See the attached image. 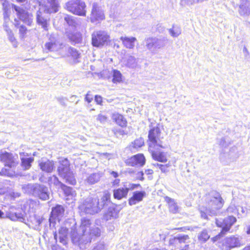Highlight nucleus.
<instances>
[{"instance_id":"nucleus-1","label":"nucleus","mask_w":250,"mask_h":250,"mask_svg":"<svg viewBox=\"0 0 250 250\" xmlns=\"http://www.w3.org/2000/svg\"><path fill=\"white\" fill-rule=\"evenodd\" d=\"M161 134V129L158 125L149 129L147 140L148 149L154 160L166 163L167 161V153L161 150L165 147L161 140L162 138Z\"/></svg>"},{"instance_id":"nucleus-2","label":"nucleus","mask_w":250,"mask_h":250,"mask_svg":"<svg viewBox=\"0 0 250 250\" xmlns=\"http://www.w3.org/2000/svg\"><path fill=\"white\" fill-rule=\"evenodd\" d=\"M0 162L4 165L0 176L12 177L18 172L19 162L17 155L7 151L0 152Z\"/></svg>"},{"instance_id":"nucleus-3","label":"nucleus","mask_w":250,"mask_h":250,"mask_svg":"<svg viewBox=\"0 0 250 250\" xmlns=\"http://www.w3.org/2000/svg\"><path fill=\"white\" fill-rule=\"evenodd\" d=\"M111 118L113 122L120 127V128L114 127L112 129L114 135L117 137L127 135V132L124 130V128H126L128 125L127 120L125 117L121 113H114L112 114Z\"/></svg>"},{"instance_id":"nucleus-4","label":"nucleus","mask_w":250,"mask_h":250,"mask_svg":"<svg viewBox=\"0 0 250 250\" xmlns=\"http://www.w3.org/2000/svg\"><path fill=\"white\" fill-rule=\"evenodd\" d=\"M66 9L72 14L85 16L86 13V4L82 0H70L66 3Z\"/></svg>"},{"instance_id":"nucleus-5","label":"nucleus","mask_w":250,"mask_h":250,"mask_svg":"<svg viewBox=\"0 0 250 250\" xmlns=\"http://www.w3.org/2000/svg\"><path fill=\"white\" fill-rule=\"evenodd\" d=\"M110 35L104 31H95L91 35V44L96 47H103L110 42Z\"/></svg>"},{"instance_id":"nucleus-6","label":"nucleus","mask_w":250,"mask_h":250,"mask_svg":"<svg viewBox=\"0 0 250 250\" xmlns=\"http://www.w3.org/2000/svg\"><path fill=\"white\" fill-rule=\"evenodd\" d=\"M224 201L219 193L214 195L211 196L206 202V208L205 211L207 213L220 209L224 206Z\"/></svg>"},{"instance_id":"nucleus-7","label":"nucleus","mask_w":250,"mask_h":250,"mask_svg":"<svg viewBox=\"0 0 250 250\" xmlns=\"http://www.w3.org/2000/svg\"><path fill=\"white\" fill-rule=\"evenodd\" d=\"M12 7L16 12L17 17L24 23L29 26L33 24V15L31 13H29L25 9L15 4H13Z\"/></svg>"},{"instance_id":"nucleus-8","label":"nucleus","mask_w":250,"mask_h":250,"mask_svg":"<svg viewBox=\"0 0 250 250\" xmlns=\"http://www.w3.org/2000/svg\"><path fill=\"white\" fill-rule=\"evenodd\" d=\"M146 162V159L143 153H138L127 157L124 163L126 166L130 167H142Z\"/></svg>"},{"instance_id":"nucleus-9","label":"nucleus","mask_w":250,"mask_h":250,"mask_svg":"<svg viewBox=\"0 0 250 250\" xmlns=\"http://www.w3.org/2000/svg\"><path fill=\"white\" fill-rule=\"evenodd\" d=\"M236 222V218L233 216H228L224 219L216 218L215 223L218 227L222 228V233H226L231 226Z\"/></svg>"},{"instance_id":"nucleus-10","label":"nucleus","mask_w":250,"mask_h":250,"mask_svg":"<svg viewBox=\"0 0 250 250\" xmlns=\"http://www.w3.org/2000/svg\"><path fill=\"white\" fill-rule=\"evenodd\" d=\"M47 3L43 5V10L45 13L52 14L58 12L60 9L58 0H46Z\"/></svg>"},{"instance_id":"nucleus-11","label":"nucleus","mask_w":250,"mask_h":250,"mask_svg":"<svg viewBox=\"0 0 250 250\" xmlns=\"http://www.w3.org/2000/svg\"><path fill=\"white\" fill-rule=\"evenodd\" d=\"M66 36L70 42L73 44L81 43L83 36L80 32L77 30H70L65 32Z\"/></svg>"},{"instance_id":"nucleus-12","label":"nucleus","mask_w":250,"mask_h":250,"mask_svg":"<svg viewBox=\"0 0 250 250\" xmlns=\"http://www.w3.org/2000/svg\"><path fill=\"white\" fill-rule=\"evenodd\" d=\"M104 12L99 9L97 4H93L90 15L91 21L94 22L100 21L104 20Z\"/></svg>"},{"instance_id":"nucleus-13","label":"nucleus","mask_w":250,"mask_h":250,"mask_svg":"<svg viewBox=\"0 0 250 250\" xmlns=\"http://www.w3.org/2000/svg\"><path fill=\"white\" fill-rule=\"evenodd\" d=\"M224 245L227 250L240 247L243 245L239 238L234 236L226 238Z\"/></svg>"},{"instance_id":"nucleus-14","label":"nucleus","mask_w":250,"mask_h":250,"mask_svg":"<svg viewBox=\"0 0 250 250\" xmlns=\"http://www.w3.org/2000/svg\"><path fill=\"white\" fill-rule=\"evenodd\" d=\"M146 196V193L144 191H137L134 192L132 195L128 200L129 205L133 206L141 202Z\"/></svg>"},{"instance_id":"nucleus-15","label":"nucleus","mask_w":250,"mask_h":250,"mask_svg":"<svg viewBox=\"0 0 250 250\" xmlns=\"http://www.w3.org/2000/svg\"><path fill=\"white\" fill-rule=\"evenodd\" d=\"M129 190V188L125 186L115 189L113 190V197L118 200L126 198L127 197Z\"/></svg>"},{"instance_id":"nucleus-16","label":"nucleus","mask_w":250,"mask_h":250,"mask_svg":"<svg viewBox=\"0 0 250 250\" xmlns=\"http://www.w3.org/2000/svg\"><path fill=\"white\" fill-rule=\"evenodd\" d=\"M64 208L61 205H56L52 208L50 215V219L56 220L60 217L63 216L64 213Z\"/></svg>"},{"instance_id":"nucleus-17","label":"nucleus","mask_w":250,"mask_h":250,"mask_svg":"<svg viewBox=\"0 0 250 250\" xmlns=\"http://www.w3.org/2000/svg\"><path fill=\"white\" fill-rule=\"evenodd\" d=\"M37 23L41 26V27L45 31L48 30L49 26V19H45L43 16L42 12L38 11L36 15Z\"/></svg>"},{"instance_id":"nucleus-18","label":"nucleus","mask_w":250,"mask_h":250,"mask_svg":"<svg viewBox=\"0 0 250 250\" xmlns=\"http://www.w3.org/2000/svg\"><path fill=\"white\" fill-rule=\"evenodd\" d=\"M123 45L126 48L132 49L134 48L135 42L137 41L135 37H121L120 38Z\"/></svg>"},{"instance_id":"nucleus-19","label":"nucleus","mask_w":250,"mask_h":250,"mask_svg":"<svg viewBox=\"0 0 250 250\" xmlns=\"http://www.w3.org/2000/svg\"><path fill=\"white\" fill-rule=\"evenodd\" d=\"M165 201L168 205L169 211L172 213H177L179 211V207L175 200L169 197H164Z\"/></svg>"},{"instance_id":"nucleus-20","label":"nucleus","mask_w":250,"mask_h":250,"mask_svg":"<svg viewBox=\"0 0 250 250\" xmlns=\"http://www.w3.org/2000/svg\"><path fill=\"white\" fill-rule=\"evenodd\" d=\"M67 56L73 62L76 63L79 62V59L81 57V54L76 48L70 47L68 49Z\"/></svg>"},{"instance_id":"nucleus-21","label":"nucleus","mask_w":250,"mask_h":250,"mask_svg":"<svg viewBox=\"0 0 250 250\" xmlns=\"http://www.w3.org/2000/svg\"><path fill=\"white\" fill-rule=\"evenodd\" d=\"M39 166L42 170L45 172H51L54 168V163L49 160L40 162Z\"/></svg>"},{"instance_id":"nucleus-22","label":"nucleus","mask_w":250,"mask_h":250,"mask_svg":"<svg viewBox=\"0 0 250 250\" xmlns=\"http://www.w3.org/2000/svg\"><path fill=\"white\" fill-rule=\"evenodd\" d=\"M58 174L60 176L70 171V165L67 160H62L57 169Z\"/></svg>"},{"instance_id":"nucleus-23","label":"nucleus","mask_w":250,"mask_h":250,"mask_svg":"<svg viewBox=\"0 0 250 250\" xmlns=\"http://www.w3.org/2000/svg\"><path fill=\"white\" fill-rule=\"evenodd\" d=\"M14 21V25L15 27L19 29L20 37L21 39H24L26 37L28 31L27 28L23 25H20V22L19 20L15 19Z\"/></svg>"},{"instance_id":"nucleus-24","label":"nucleus","mask_w":250,"mask_h":250,"mask_svg":"<svg viewBox=\"0 0 250 250\" xmlns=\"http://www.w3.org/2000/svg\"><path fill=\"white\" fill-rule=\"evenodd\" d=\"M61 177L65 180L66 183L71 185H75L76 184L74 175L71 170L61 176Z\"/></svg>"},{"instance_id":"nucleus-25","label":"nucleus","mask_w":250,"mask_h":250,"mask_svg":"<svg viewBox=\"0 0 250 250\" xmlns=\"http://www.w3.org/2000/svg\"><path fill=\"white\" fill-rule=\"evenodd\" d=\"M68 232V229L66 228L61 227L59 229V233L60 236V242L65 245L67 244L66 241L67 235Z\"/></svg>"},{"instance_id":"nucleus-26","label":"nucleus","mask_w":250,"mask_h":250,"mask_svg":"<svg viewBox=\"0 0 250 250\" xmlns=\"http://www.w3.org/2000/svg\"><path fill=\"white\" fill-rule=\"evenodd\" d=\"M33 157L21 158V166L23 167V170L29 169L31 167V164L34 161Z\"/></svg>"},{"instance_id":"nucleus-27","label":"nucleus","mask_w":250,"mask_h":250,"mask_svg":"<svg viewBox=\"0 0 250 250\" xmlns=\"http://www.w3.org/2000/svg\"><path fill=\"white\" fill-rule=\"evenodd\" d=\"M58 181V184L60 186L61 189L63 190V193L65 196H69L72 195L73 189L70 187H68L59 181L58 179L56 178Z\"/></svg>"},{"instance_id":"nucleus-28","label":"nucleus","mask_w":250,"mask_h":250,"mask_svg":"<svg viewBox=\"0 0 250 250\" xmlns=\"http://www.w3.org/2000/svg\"><path fill=\"white\" fill-rule=\"evenodd\" d=\"M112 82L119 83L123 82V76L120 71L114 69L112 70Z\"/></svg>"},{"instance_id":"nucleus-29","label":"nucleus","mask_w":250,"mask_h":250,"mask_svg":"<svg viewBox=\"0 0 250 250\" xmlns=\"http://www.w3.org/2000/svg\"><path fill=\"white\" fill-rule=\"evenodd\" d=\"M100 179V175L99 173H93L89 175L86 179L87 182L90 185H93L97 183Z\"/></svg>"},{"instance_id":"nucleus-30","label":"nucleus","mask_w":250,"mask_h":250,"mask_svg":"<svg viewBox=\"0 0 250 250\" xmlns=\"http://www.w3.org/2000/svg\"><path fill=\"white\" fill-rule=\"evenodd\" d=\"M91 224L90 220L86 218H83L81 220L80 228L83 230V234L84 235L86 233V229L90 226Z\"/></svg>"},{"instance_id":"nucleus-31","label":"nucleus","mask_w":250,"mask_h":250,"mask_svg":"<svg viewBox=\"0 0 250 250\" xmlns=\"http://www.w3.org/2000/svg\"><path fill=\"white\" fill-rule=\"evenodd\" d=\"M99 205V199L98 197L90 198L87 202V206L92 208L98 207Z\"/></svg>"},{"instance_id":"nucleus-32","label":"nucleus","mask_w":250,"mask_h":250,"mask_svg":"<svg viewBox=\"0 0 250 250\" xmlns=\"http://www.w3.org/2000/svg\"><path fill=\"white\" fill-rule=\"evenodd\" d=\"M175 161H174L172 163L171 162H169L167 164L165 165L163 164H157V166L158 167L159 169L162 171V172H166L168 171V168L173 165L174 167L175 165Z\"/></svg>"},{"instance_id":"nucleus-33","label":"nucleus","mask_w":250,"mask_h":250,"mask_svg":"<svg viewBox=\"0 0 250 250\" xmlns=\"http://www.w3.org/2000/svg\"><path fill=\"white\" fill-rule=\"evenodd\" d=\"M108 120V117L107 115L103 113H99L96 117V121L101 124H104L107 122Z\"/></svg>"},{"instance_id":"nucleus-34","label":"nucleus","mask_w":250,"mask_h":250,"mask_svg":"<svg viewBox=\"0 0 250 250\" xmlns=\"http://www.w3.org/2000/svg\"><path fill=\"white\" fill-rule=\"evenodd\" d=\"M144 145V142L141 138L136 139L132 143V146L133 148L138 149Z\"/></svg>"},{"instance_id":"nucleus-35","label":"nucleus","mask_w":250,"mask_h":250,"mask_svg":"<svg viewBox=\"0 0 250 250\" xmlns=\"http://www.w3.org/2000/svg\"><path fill=\"white\" fill-rule=\"evenodd\" d=\"M4 27H5V31L8 33V38L9 40L11 42H16V39L15 37H14V35L12 32V31L11 30V29L9 28V27L5 24L4 25Z\"/></svg>"},{"instance_id":"nucleus-36","label":"nucleus","mask_w":250,"mask_h":250,"mask_svg":"<svg viewBox=\"0 0 250 250\" xmlns=\"http://www.w3.org/2000/svg\"><path fill=\"white\" fill-rule=\"evenodd\" d=\"M209 238V235L207 230H204L202 231L200 234L198 239L200 241L202 242H206Z\"/></svg>"},{"instance_id":"nucleus-37","label":"nucleus","mask_w":250,"mask_h":250,"mask_svg":"<svg viewBox=\"0 0 250 250\" xmlns=\"http://www.w3.org/2000/svg\"><path fill=\"white\" fill-rule=\"evenodd\" d=\"M189 239V237L188 235H184L182 236H179L177 237H175L173 238L174 241H178L180 243H184L186 242V240Z\"/></svg>"},{"instance_id":"nucleus-38","label":"nucleus","mask_w":250,"mask_h":250,"mask_svg":"<svg viewBox=\"0 0 250 250\" xmlns=\"http://www.w3.org/2000/svg\"><path fill=\"white\" fill-rule=\"evenodd\" d=\"M100 234L101 230L99 228H92L89 232V234L90 236H99Z\"/></svg>"},{"instance_id":"nucleus-39","label":"nucleus","mask_w":250,"mask_h":250,"mask_svg":"<svg viewBox=\"0 0 250 250\" xmlns=\"http://www.w3.org/2000/svg\"><path fill=\"white\" fill-rule=\"evenodd\" d=\"M147 42L146 46L149 49H151L156 43V41L155 39L150 38L147 39Z\"/></svg>"},{"instance_id":"nucleus-40","label":"nucleus","mask_w":250,"mask_h":250,"mask_svg":"<svg viewBox=\"0 0 250 250\" xmlns=\"http://www.w3.org/2000/svg\"><path fill=\"white\" fill-rule=\"evenodd\" d=\"M56 44L55 42H48L45 44L46 49L49 51H53L56 47Z\"/></svg>"},{"instance_id":"nucleus-41","label":"nucleus","mask_w":250,"mask_h":250,"mask_svg":"<svg viewBox=\"0 0 250 250\" xmlns=\"http://www.w3.org/2000/svg\"><path fill=\"white\" fill-rule=\"evenodd\" d=\"M64 20L69 25H73L75 23V21L73 17L70 15H67L64 17Z\"/></svg>"},{"instance_id":"nucleus-42","label":"nucleus","mask_w":250,"mask_h":250,"mask_svg":"<svg viewBox=\"0 0 250 250\" xmlns=\"http://www.w3.org/2000/svg\"><path fill=\"white\" fill-rule=\"evenodd\" d=\"M110 197L111 195L110 192L107 190L105 191L102 197V202L104 203L109 202L110 200Z\"/></svg>"},{"instance_id":"nucleus-43","label":"nucleus","mask_w":250,"mask_h":250,"mask_svg":"<svg viewBox=\"0 0 250 250\" xmlns=\"http://www.w3.org/2000/svg\"><path fill=\"white\" fill-rule=\"evenodd\" d=\"M144 173L142 170H140L138 171L134 177V179L135 180L141 181H143L144 180Z\"/></svg>"},{"instance_id":"nucleus-44","label":"nucleus","mask_w":250,"mask_h":250,"mask_svg":"<svg viewBox=\"0 0 250 250\" xmlns=\"http://www.w3.org/2000/svg\"><path fill=\"white\" fill-rule=\"evenodd\" d=\"M94 101L97 104L103 105V99L101 96L99 95H95L94 96Z\"/></svg>"},{"instance_id":"nucleus-45","label":"nucleus","mask_w":250,"mask_h":250,"mask_svg":"<svg viewBox=\"0 0 250 250\" xmlns=\"http://www.w3.org/2000/svg\"><path fill=\"white\" fill-rule=\"evenodd\" d=\"M7 217L11 220L15 221L19 218V216L15 213L7 212L6 214Z\"/></svg>"},{"instance_id":"nucleus-46","label":"nucleus","mask_w":250,"mask_h":250,"mask_svg":"<svg viewBox=\"0 0 250 250\" xmlns=\"http://www.w3.org/2000/svg\"><path fill=\"white\" fill-rule=\"evenodd\" d=\"M85 101L87 103H90L93 100L92 94L90 91H88L86 94L84 98Z\"/></svg>"},{"instance_id":"nucleus-47","label":"nucleus","mask_w":250,"mask_h":250,"mask_svg":"<svg viewBox=\"0 0 250 250\" xmlns=\"http://www.w3.org/2000/svg\"><path fill=\"white\" fill-rule=\"evenodd\" d=\"M226 233H225L224 232L222 233V230L216 236L212 238V241L213 242H215L218 239H220L221 237H223Z\"/></svg>"},{"instance_id":"nucleus-48","label":"nucleus","mask_w":250,"mask_h":250,"mask_svg":"<svg viewBox=\"0 0 250 250\" xmlns=\"http://www.w3.org/2000/svg\"><path fill=\"white\" fill-rule=\"evenodd\" d=\"M170 33L172 36L177 37L180 34V31L174 27H172L170 30Z\"/></svg>"},{"instance_id":"nucleus-49","label":"nucleus","mask_w":250,"mask_h":250,"mask_svg":"<svg viewBox=\"0 0 250 250\" xmlns=\"http://www.w3.org/2000/svg\"><path fill=\"white\" fill-rule=\"evenodd\" d=\"M120 184V179L116 178L112 182V185L113 187H118Z\"/></svg>"},{"instance_id":"nucleus-50","label":"nucleus","mask_w":250,"mask_h":250,"mask_svg":"<svg viewBox=\"0 0 250 250\" xmlns=\"http://www.w3.org/2000/svg\"><path fill=\"white\" fill-rule=\"evenodd\" d=\"M146 174L149 176V177H151L152 175L153 174L154 171L151 169H147L145 170Z\"/></svg>"},{"instance_id":"nucleus-51","label":"nucleus","mask_w":250,"mask_h":250,"mask_svg":"<svg viewBox=\"0 0 250 250\" xmlns=\"http://www.w3.org/2000/svg\"><path fill=\"white\" fill-rule=\"evenodd\" d=\"M110 174L114 178H116L119 176V174L117 172L112 171L110 172Z\"/></svg>"},{"instance_id":"nucleus-52","label":"nucleus","mask_w":250,"mask_h":250,"mask_svg":"<svg viewBox=\"0 0 250 250\" xmlns=\"http://www.w3.org/2000/svg\"><path fill=\"white\" fill-rule=\"evenodd\" d=\"M141 187V186H140V184H132V185H131V188L132 189H134V188H138V187Z\"/></svg>"},{"instance_id":"nucleus-53","label":"nucleus","mask_w":250,"mask_h":250,"mask_svg":"<svg viewBox=\"0 0 250 250\" xmlns=\"http://www.w3.org/2000/svg\"><path fill=\"white\" fill-rule=\"evenodd\" d=\"M127 172L131 176H132L135 173L134 170H131L129 168L127 170Z\"/></svg>"},{"instance_id":"nucleus-54","label":"nucleus","mask_w":250,"mask_h":250,"mask_svg":"<svg viewBox=\"0 0 250 250\" xmlns=\"http://www.w3.org/2000/svg\"><path fill=\"white\" fill-rule=\"evenodd\" d=\"M242 250H250V243L247 245L246 246H245L243 249Z\"/></svg>"},{"instance_id":"nucleus-55","label":"nucleus","mask_w":250,"mask_h":250,"mask_svg":"<svg viewBox=\"0 0 250 250\" xmlns=\"http://www.w3.org/2000/svg\"><path fill=\"white\" fill-rule=\"evenodd\" d=\"M246 232L247 234L250 235V225L247 228V230Z\"/></svg>"},{"instance_id":"nucleus-56","label":"nucleus","mask_w":250,"mask_h":250,"mask_svg":"<svg viewBox=\"0 0 250 250\" xmlns=\"http://www.w3.org/2000/svg\"><path fill=\"white\" fill-rule=\"evenodd\" d=\"M53 235H54V239L55 240L56 242H57V231L54 232Z\"/></svg>"},{"instance_id":"nucleus-57","label":"nucleus","mask_w":250,"mask_h":250,"mask_svg":"<svg viewBox=\"0 0 250 250\" xmlns=\"http://www.w3.org/2000/svg\"><path fill=\"white\" fill-rule=\"evenodd\" d=\"M18 3H22L25 2L26 0H16Z\"/></svg>"},{"instance_id":"nucleus-58","label":"nucleus","mask_w":250,"mask_h":250,"mask_svg":"<svg viewBox=\"0 0 250 250\" xmlns=\"http://www.w3.org/2000/svg\"><path fill=\"white\" fill-rule=\"evenodd\" d=\"M4 215V213L0 209V218H2Z\"/></svg>"},{"instance_id":"nucleus-59","label":"nucleus","mask_w":250,"mask_h":250,"mask_svg":"<svg viewBox=\"0 0 250 250\" xmlns=\"http://www.w3.org/2000/svg\"><path fill=\"white\" fill-rule=\"evenodd\" d=\"M177 230H178L179 231H184V229L183 228H178L176 229Z\"/></svg>"},{"instance_id":"nucleus-60","label":"nucleus","mask_w":250,"mask_h":250,"mask_svg":"<svg viewBox=\"0 0 250 250\" xmlns=\"http://www.w3.org/2000/svg\"><path fill=\"white\" fill-rule=\"evenodd\" d=\"M201 213L202 215H203V213H205L204 211L202 210H201Z\"/></svg>"},{"instance_id":"nucleus-61","label":"nucleus","mask_w":250,"mask_h":250,"mask_svg":"<svg viewBox=\"0 0 250 250\" xmlns=\"http://www.w3.org/2000/svg\"><path fill=\"white\" fill-rule=\"evenodd\" d=\"M4 10L5 11V13H7V9L6 8H3Z\"/></svg>"},{"instance_id":"nucleus-62","label":"nucleus","mask_w":250,"mask_h":250,"mask_svg":"<svg viewBox=\"0 0 250 250\" xmlns=\"http://www.w3.org/2000/svg\"><path fill=\"white\" fill-rule=\"evenodd\" d=\"M7 18H8V20H9V17L8 16H7Z\"/></svg>"},{"instance_id":"nucleus-63","label":"nucleus","mask_w":250,"mask_h":250,"mask_svg":"<svg viewBox=\"0 0 250 250\" xmlns=\"http://www.w3.org/2000/svg\"><path fill=\"white\" fill-rule=\"evenodd\" d=\"M2 5L4 6V3H3Z\"/></svg>"}]
</instances>
